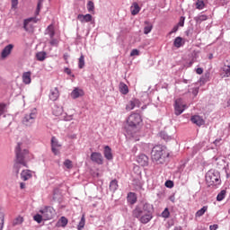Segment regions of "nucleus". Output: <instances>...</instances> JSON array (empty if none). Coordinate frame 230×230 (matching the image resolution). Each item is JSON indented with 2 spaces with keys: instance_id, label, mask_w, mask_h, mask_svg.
<instances>
[{
  "instance_id": "obj_1",
  "label": "nucleus",
  "mask_w": 230,
  "mask_h": 230,
  "mask_svg": "<svg viewBox=\"0 0 230 230\" xmlns=\"http://www.w3.org/2000/svg\"><path fill=\"white\" fill-rule=\"evenodd\" d=\"M154 206L145 203L143 207L137 206L132 212L135 218H137L141 224H148L154 218Z\"/></svg>"
},
{
  "instance_id": "obj_2",
  "label": "nucleus",
  "mask_w": 230,
  "mask_h": 230,
  "mask_svg": "<svg viewBox=\"0 0 230 230\" xmlns=\"http://www.w3.org/2000/svg\"><path fill=\"white\" fill-rule=\"evenodd\" d=\"M143 119L141 118V115L137 112L131 113L127 119L128 127H130L131 130H135L133 132L128 131V134H129V136H131V137L135 139V141H139L141 134L139 133V128L137 127H139Z\"/></svg>"
},
{
  "instance_id": "obj_3",
  "label": "nucleus",
  "mask_w": 230,
  "mask_h": 230,
  "mask_svg": "<svg viewBox=\"0 0 230 230\" xmlns=\"http://www.w3.org/2000/svg\"><path fill=\"white\" fill-rule=\"evenodd\" d=\"M16 154V160L13 164V172L16 173V175H19V172H21V168L24 166L25 168H28V164L26 163V155H28L29 151L28 149L21 150V144H18L15 149Z\"/></svg>"
},
{
  "instance_id": "obj_4",
  "label": "nucleus",
  "mask_w": 230,
  "mask_h": 230,
  "mask_svg": "<svg viewBox=\"0 0 230 230\" xmlns=\"http://www.w3.org/2000/svg\"><path fill=\"white\" fill-rule=\"evenodd\" d=\"M169 155L170 154L166 151V147L161 145L155 146L151 151V159L156 164H164L166 163V157Z\"/></svg>"
},
{
  "instance_id": "obj_5",
  "label": "nucleus",
  "mask_w": 230,
  "mask_h": 230,
  "mask_svg": "<svg viewBox=\"0 0 230 230\" xmlns=\"http://www.w3.org/2000/svg\"><path fill=\"white\" fill-rule=\"evenodd\" d=\"M206 181L209 186L218 184L220 181V172L218 171L209 170L206 174Z\"/></svg>"
},
{
  "instance_id": "obj_6",
  "label": "nucleus",
  "mask_w": 230,
  "mask_h": 230,
  "mask_svg": "<svg viewBox=\"0 0 230 230\" xmlns=\"http://www.w3.org/2000/svg\"><path fill=\"white\" fill-rule=\"evenodd\" d=\"M40 215L43 216V220H53L55 218V215H57V211L53 207L46 206L43 208L40 209Z\"/></svg>"
},
{
  "instance_id": "obj_7",
  "label": "nucleus",
  "mask_w": 230,
  "mask_h": 230,
  "mask_svg": "<svg viewBox=\"0 0 230 230\" xmlns=\"http://www.w3.org/2000/svg\"><path fill=\"white\" fill-rule=\"evenodd\" d=\"M37 118V110L32 111L31 113L26 114L22 119V125L25 127H31L33 123H35V119Z\"/></svg>"
},
{
  "instance_id": "obj_8",
  "label": "nucleus",
  "mask_w": 230,
  "mask_h": 230,
  "mask_svg": "<svg viewBox=\"0 0 230 230\" xmlns=\"http://www.w3.org/2000/svg\"><path fill=\"white\" fill-rule=\"evenodd\" d=\"M60 148H62V145L58 142L57 137H51V150L54 155H58L60 154Z\"/></svg>"
},
{
  "instance_id": "obj_9",
  "label": "nucleus",
  "mask_w": 230,
  "mask_h": 230,
  "mask_svg": "<svg viewBox=\"0 0 230 230\" xmlns=\"http://www.w3.org/2000/svg\"><path fill=\"white\" fill-rule=\"evenodd\" d=\"M184 109H186V105L182 104V99L176 100L174 105L175 115L181 116L184 112Z\"/></svg>"
},
{
  "instance_id": "obj_10",
  "label": "nucleus",
  "mask_w": 230,
  "mask_h": 230,
  "mask_svg": "<svg viewBox=\"0 0 230 230\" xmlns=\"http://www.w3.org/2000/svg\"><path fill=\"white\" fill-rule=\"evenodd\" d=\"M49 98V100H51V102H57V100L60 98V91L58 90V87H54L50 89Z\"/></svg>"
},
{
  "instance_id": "obj_11",
  "label": "nucleus",
  "mask_w": 230,
  "mask_h": 230,
  "mask_svg": "<svg viewBox=\"0 0 230 230\" xmlns=\"http://www.w3.org/2000/svg\"><path fill=\"white\" fill-rule=\"evenodd\" d=\"M91 161H93V163H96V164H103V156L102 155V153H92Z\"/></svg>"
},
{
  "instance_id": "obj_12",
  "label": "nucleus",
  "mask_w": 230,
  "mask_h": 230,
  "mask_svg": "<svg viewBox=\"0 0 230 230\" xmlns=\"http://www.w3.org/2000/svg\"><path fill=\"white\" fill-rule=\"evenodd\" d=\"M141 102L137 99H133L128 102V103L126 105V111H134L136 107H140Z\"/></svg>"
},
{
  "instance_id": "obj_13",
  "label": "nucleus",
  "mask_w": 230,
  "mask_h": 230,
  "mask_svg": "<svg viewBox=\"0 0 230 230\" xmlns=\"http://www.w3.org/2000/svg\"><path fill=\"white\" fill-rule=\"evenodd\" d=\"M137 162L140 166H148L149 159L145 154H140L137 157Z\"/></svg>"
},
{
  "instance_id": "obj_14",
  "label": "nucleus",
  "mask_w": 230,
  "mask_h": 230,
  "mask_svg": "<svg viewBox=\"0 0 230 230\" xmlns=\"http://www.w3.org/2000/svg\"><path fill=\"white\" fill-rule=\"evenodd\" d=\"M13 50V45L9 44L4 47V49L1 52V58H7L12 54V51Z\"/></svg>"
},
{
  "instance_id": "obj_15",
  "label": "nucleus",
  "mask_w": 230,
  "mask_h": 230,
  "mask_svg": "<svg viewBox=\"0 0 230 230\" xmlns=\"http://www.w3.org/2000/svg\"><path fill=\"white\" fill-rule=\"evenodd\" d=\"M30 22H39V19H37V17H31L24 20L23 29L25 30V31H31V29H30Z\"/></svg>"
},
{
  "instance_id": "obj_16",
  "label": "nucleus",
  "mask_w": 230,
  "mask_h": 230,
  "mask_svg": "<svg viewBox=\"0 0 230 230\" xmlns=\"http://www.w3.org/2000/svg\"><path fill=\"white\" fill-rule=\"evenodd\" d=\"M222 76L224 78L230 76V59L225 62V65L222 68Z\"/></svg>"
},
{
  "instance_id": "obj_17",
  "label": "nucleus",
  "mask_w": 230,
  "mask_h": 230,
  "mask_svg": "<svg viewBox=\"0 0 230 230\" xmlns=\"http://www.w3.org/2000/svg\"><path fill=\"white\" fill-rule=\"evenodd\" d=\"M190 121L194 124L197 125L198 127H202L204 125V119H202L199 115H194L190 118Z\"/></svg>"
},
{
  "instance_id": "obj_18",
  "label": "nucleus",
  "mask_w": 230,
  "mask_h": 230,
  "mask_svg": "<svg viewBox=\"0 0 230 230\" xmlns=\"http://www.w3.org/2000/svg\"><path fill=\"white\" fill-rule=\"evenodd\" d=\"M77 19L78 21H80V22H91V21H93V15L91 14H78L77 15Z\"/></svg>"
},
{
  "instance_id": "obj_19",
  "label": "nucleus",
  "mask_w": 230,
  "mask_h": 230,
  "mask_svg": "<svg viewBox=\"0 0 230 230\" xmlns=\"http://www.w3.org/2000/svg\"><path fill=\"white\" fill-rule=\"evenodd\" d=\"M184 44H186V41L184 40V39H182V37H176L174 39V41H173L174 48H177V49L182 48Z\"/></svg>"
},
{
  "instance_id": "obj_20",
  "label": "nucleus",
  "mask_w": 230,
  "mask_h": 230,
  "mask_svg": "<svg viewBox=\"0 0 230 230\" xmlns=\"http://www.w3.org/2000/svg\"><path fill=\"white\" fill-rule=\"evenodd\" d=\"M22 82L25 84V85H29V84H31V72H25L22 74Z\"/></svg>"
},
{
  "instance_id": "obj_21",
  "label": "nucleus",
  "mask_w": 230,
  "mask_h": 230,
  "mask_svg": "<svg viewBox=\"0 0 230 230\" xmlns=\"http://www.w3.org/2000/svg\"><path fill=\"white\" fill-rule=\"evenodd\" d=\"M80 96H84V90L80 88H75L71 93V98H73V100H76V98H80Z\"/></svg>"
},
{
  "instance_id": "obj_22",
  "label": "nucleus",
  "mask_w": 230,
  "mask_h": 230,
  "mask_svg": "<svg viewBox=\"0 0 230 230\" xmlns=\"http://www.w3.org/2000/svg\"><path fill=\"white\" fill-rule=\"evenodd\" d=\"M104 157L108 159V161H112V149L109 146H104Z\"/></svg>"
},
{
  "instance_id": "obj_23",
  "label": "nucleus",
  "mask_w": 230,
  "mask_h": 230,
  "mask_svg": "<svg viewBox=\"0 0 230 230\" xmlns=\"http://www.w3.org/2000/svg\"><path fill=\"white\" fill-rule=\"evenodd\" d=\"M33 177V174L31 173V171L30 170H23L21 172V179L22 181H29V179H31Z\"/></svg>"
},
{
  "instance_id": "obj_24",
  "label": "nucleus",
  "mask_w": 230,
  "mask_h": 230,
  "mask_svg": "<svg viewBox=\"0 0 230 230\" xmlns=\"http://www.w3.org/2000/svg\"><path fill=\"white\" fill-rule=\"evenodd\" d=\"M64 113V108L61 107V106H58V105H55L53 108H52V114L53 116H60L61 114Z\"/></svg>"
},
{
  "instance_id": "obj_25",
  "label": "nucleus",
  "mask_w": 230,
  "mask_h": 230,
  "mask_svg": "<svg viewBox=\"0 0 230 230\" xmlns=\"http://www.w3.org/2000/svg\"><path fill=\"white\" fill-rule=\"evenodd\" d=\"M130 12H131V14L137 15V13H139V12H141V7H139V4L135 2L132 4V5L130 7Z\"/></svg>"
},
{
  "instance_id": "obj_26",
  "label": "nucleus",
  "mask_w": 230,
  "mask_h": 230,
  "mask_svg": "<svg viewBox=\"0 0 230 230\" xmlns=\"http://www.w3.org/2000/svg\"><path fill=\"white\" fill-rule=\"evenodd\" d=\"M128 202H129V204L131 205H134L136 204V202H137V196L136 195V193L129 192L128 194Z\"/></svg>"
},
{
  "instance_id": "obj_27",
  "label": "nucleus",
  "mask_w": 230,
  "mask_h": 230,
  "mask_svg": "<svg viewBox=\"0 0 230 230\" xmlns=\"http://www.w3.org/2000/svg\"><path fill=\"white\" fill-rule=\"evenodd\" d=\"M145 24L146 26L144 27V33L145 35H148V33H150V31H152V30L154 29V25L148 21H146Z\"/></svg>"
},
{
  "instance_id": "obj_28",
  "label": "nucleus",
  "mask_w": 230,
  "mask_h": 230,
  "mask_svg": "<svg viewBox=\"0 0 230 230\" xmlns=\"http://www.w3.org/2000/svg\"><path fill=\"white\" fill-rule=\"evenodd\" d=\"M46 31L47 35H49L50 39L55 37V26L53 24L49 25Z\"/></svg>"
},
{
  "instance_id": "obj_29",
  "label": "nucleus",
  "mask_w": 230,
  "mask_h": 230,
  "mask_svg": "<svg viewBox=\"0 0 230 230\" xmlns=\"http://www.w3.org/2000/svg\"><path fill=\"white\" fill-rule=\"evenodd\" d=\"M68 220L66 217H61L60 219L58 221V227H66L68 224Z\"/></svg>"
},
{
  "instance_id": "obj_30",
  "label": "nucleus",
  "mask_w": 230,
  "mask_h": 230,
  "mask_svg": "<svg viewBox=\"0 0 230 230\" xmlns=\"http://www.w3.org/2000/svg\"><path fill=\"white\" fill-rule=\"evenodd\" d=\"M119 91L121 94H128V86L125 83H120Z\"/></svg>"
},
{
  "instance_id": "obj_31",
  "label": "nucleus",
  "mask_w": 230,
  "mask_h": 230,
  "mask_svg": "<svg viewBox=\"0 0 230 230\" xmlns=\"http://www.w3.org/2000/svg\"><path fill=\"white\" fill-rule=\"evenodd\" d=\"M208 211V206H204L201 209L198 210L195 214V218H200Z\"/></svg>"
},
{
  "instance_id": "obj_32",
  "label": "nucleus",
  "mask_w": 230,
  "mask_h": 230,
  "mask_svg": "<svg viewBox=\"0 0 230 230\" xmlns=\"http://www.w3.org/2000/svg\"><path fill=\"white\" fill-rule=\"evenodd\" d=\"M46 52L41 51V52H38L36 54V58L37 60H39V62H44V60H46Z\"/></svg>"
},
{
  "instance_id": "obj_33",
  "label": "nucleus",
  "mask_w": 230,
  "mask_h": 230,
  "mask_svg": "<svg viewBox=\"0 0 230 230\" xmlns=\"http://www.w3.org/2000/svg\"><path fill=\"white\" fill-rule=\"evenodd\" d=\"M118 180H112L110 183L111 191H116L118 190Z\"/></svg>"
},
{
  "instance_id": "obj_34",
  "label": "nucleus",
  "mask_w": 230,
  "mask_h": 230,
  "mask_svg": "<svg viewBox=\"0 0 230 230\" xmlns=\"http://www.w3.org/2000/svg\"><path fill=\"white\" fill-rule=\"evenodd\" d=\"M84 66H85V58L84 57V55H81L78 60V67L79 69H84Z\"/></svg>"
},
{
  "instance_id": "obj_35",
  "label": "nucleus",
  "mask_w": 230,
  "mask_h": 230,
  "mask_svg": "<svg viewBox=\"0 0 230 230\" xmlns=\"http://www.w3.org/2000/svg\"><path fill=\"white\" fill-rule=\"evenodd\" d=\"M226 190H223L220 191V193L217 194V200L218 202H222V200H224V199H226Z\"/></svg>"
},
{
  "instance_id": "obj_36",
  "label": "nucleus",
  "mask_w": 230,
  "mask_h": 230,
  "mask_svg": "<svg viewBox=\"0 0 230 230\" xmlns=\"http://www.w3.org/2000/svg\"><path fill=\"white\" fill-rule=\"evenodd\" d=\"M22 222H24V217H17L13 222V226H21V224H22Z\"/></svg>"
},
{
  "instance_id": "obj_37",
  "label": "nucleus",
  "mask_w": 230,
  "mask_h": 230,
  "mask_svg": "<svg viewBox=\"0 0 230 230\" xmlns=\"http://www.w3.org/2000/svg\"><path fill=\"white\" fill-rule=\"evenodd\" d=\"M205 6H206V4H204L203 0H198L196 2V8H197V10H204Z\"/></svg>"
},
{
  "instance_id": "obj_38",
  "label": "nucleus",
  "mask_w": 230,
  "mask_h": 230,
  "mask_svg": "<svg viewBox=\"0 0 230 230\" xmlns=\"http://www.w3.org/2000/svg\"><path fill=\"white\" fill-rule=\"evenodd\" d=\"M84 226H85V216L83 215L82 217H81V220L78 224L77 229L82 230L83 227H84Z\"/></svg>"
},
{
  "instance_id": "obj_39",
  "label": "nucleus",
  "mask_w": 230,
  "mask_h": 230,
  "mask_svg": "<svg viewBox=\"0 0 230 230\" xmlns=\"http://www.w3.org/2000/svg\"><path fill=\"white\" fill-rule=\"evenodd\" d=\"M33 220H35V222L38 224H41L42 220H44V216H42V214H37L33 217Z\"/></svg>"
},
{
  "instance_id": "obj_40",
  "label": "nucleus",
  "mask_w": 230,
  "mask_h": 230,
  "mask_svg": "<svg viewBox=\"0 0 230 230\" xmlns=\"http://www.w3.org/2000/svg\"><path fill=\"white\" fill-rule=\"evenodd\" d=\"M4 227V213L0 210V230H3Z\"/></svg>"
},
{
  "instance_id": "obj_41",
  "label": "nucleus",
  "mask_w": 230,
  "mask_h": 230,
  "mask_svg": "<svg viewBox=\"0 0 230 230\" xmlns=\"http://www.w3.org/2000/svg\"><path fill=\"white\" fill-rule=\"evenodd\" d=\"M63 164H64V166H66V168H67V170H71V168H73V161H71L69 159L65 160Z\"/></svg>"
},
{
  "instance_id": "obj_42",
  "label": "nucleus",
  "mask_w": 230,
  "mask_h": 230,
  "mask_svg": "<svg viewBox=\"0 0 230 230\" xmlns=\"http://www.w3.org/2000/svg\"><path fill=\"white\" fill-rule=\"evenodd\" d=\"M86 7H87L88 12H90V13H91V12H94V2L89 1V2L87 3Z\"/></svg>"
},
{
  "instance_id": "obj_43",
  "label": "nucleus",
  "mask_w": 230,
  "mask_h": 230,
  "mask_svg": "<svg viewBox=\"0 0 230 230\" xmlns=\"http://www.w3.org/2000/svg\"><path fill=\"white\" fill-rule=\"evenodd\" d=\"M40 8H42V0H39L36 11H35V15H39L40 13Z\"/></svg>"
},
{
  "instance_id": "obj_44",
  "label": "nucleus",
  "mask_w": 230,
  "mask_h": 230,
  "mask_svg": "<svg viewBox=\"0 0 230 230\" xmlns=\"http://www.w3.org/2000/svg\"><path fill=\"white\" fill-rule=\"evenodd\" d=\"M197 22H202L208 21V16L206 14H201L196 19Z\"/></svg>"
},
{
  "instance_id": "obj_45",
  "label": "nucleus",
  "mask_w": 230,
  "mask_h": 230,
  "mask_svg": "<svg viewBox=\"0 0 230 230\" xmlns=\"http://www.w3.org/2000/svg\"><path fill=\"white\" fill-rule=\"evenodd\" d=\"M163 218H170V210H168V208H164V210L162 212Z\"/></svg>"
},
{
  "instance_id": "obj_46",
  "label": "nucleus",
  "mask_w": 230,
  "mask_h": 230,
  "mask_svg": "<svg viewBox=\"0 0 230 230\" xmlns=\"http://www.w3.org/2000/svg\"><path fill=\"white\" fill-rule=\"evenodd\" d=\"M130 57H139V50L137 49L131 50Z\"/></svg>"
},
{
  "instance_id": "obj_47",
  "label": "nucleus",
  "mask_w": 230,
  "mask_h": 230,
  "mask_svg": "<svg viewBox=\"0 0 230 230\" xmlns=\"http://www.w3.org/2000/svg\"><path fill=\"white\" fill-rule=\"evenodd\" d=\"M49 43L50 46H58V40L52 38Z\"/></svg>"
},
{
  "instance_id": "obj_48",
  "label": "nucleus",
  "mask_w": 230,
  "mask_h": 230,
  "mask_svg": "<svg viewBox=\"0 0 230 230\" xmlns=\"http://www.w3.org/2000/svg\"><path fill=\"white\" fill-rule=\"evenodd\" d=\"M64 120L65 121H71V120H73V115H66L65 117H64Z\"/></svg>"
},
{
  "instance_id": "obj_49",
  "label": "nucleus",
  "mask_w": 230,
  "mask_h": 230,
  "mask_svg": "<svg viewBox=\"0 0 230 230\" xmlns=\"http://www.w3.org/2000/svg\"><path fill=\"white\" fill-rule=\"evenodd\" d=\"M179 31V25H176L172 28V31L169 32L170 35H172V33H176V31Z\"/></svg>"
},
{
  "instance_id": "obj_50",
  "label": "nucleus",
  "mask_w": 230,
  "mask_h": 230,
  "mask_svg": "<svg viewBox=\"0 0 230 230\" xmlns=\"http://www.w3.org/2000/svg\"><path fill=\"white\" fill-rule=\"evenodd\" d=\"M165 186L167 188H173V182H172V181H166Z\"/></svg>"
},
{
  "instance_id": "obj_51",
  "label": "nucleus",
  "mask_w": 230,
  "mask_h": 230,
  "mask_svg": "<svg viewBox=\"0 0 230 230\" xmlns=\"http://www.w3.org/2000/svg\"><path fill=\"white\" fill-rule=\"evenodd\" d=\"M184 21H185V18L181 17L180 22L178 23V26H184Z\"/></svg>"
},
{
  "instance_id": "obj_52",
  "label": "nucleus",
  "mask_w": 230,
  "mask_h": 230,
  "mask_svg": "<svg viewBox=\"0 0 230 230\" xmlns=\"http://www.w3.org/2000/svg\"><path fill=\"white\" fill-rule=\"evenodd\" d=\"M17 4H19V0H12V5L13 8H15V6H17Z\"/></svg>"
},
{
  "instance_id": "obj_53",
  "label": "nucleus",
  "mask_w": 230,
  "mask_h": 230,
  "mask_svg": "<svg viewBox=\"0 0 230 230\" xmlns=\"http://www.w3.org/2000/svg\"><path fill=\"white\" fill-rule=\"evenodd\" d=\"M196 73H197V75H202V73H204V69L199 67L196 69Z\"/></svg>"
},
{
  "instance_id": "obj_54",
  "label": "nucleus",
  "mask_w": 230,
  "mask_h": 230,
  "mask_svg": "<svg viewBox=\"0 0 230 230\" xmlns=\"http://www.w3.org/2000/svg\"><path fill=\"white\" fill-rule=\"evenodd\" d=\"M209 229L210 230H217V229H218V225H210Z\"/></svg>"
},
{
  "instance_id": "obj_55",
  "label": "nucleus",
  "mask_w": 230,
  "mask_h": 230,
  "mask_svg": "<svg viewBox=\"0 0 230 230\" xmlns=\"http://www.w3.org/2000/svg\"><path fill=\"white\" fill-rule=\"evenodd\" d=\"M63 58H64V60H65V61L66 62V64H67V59L69 58V54L65 53L64 56H63Z\"/></svg>"
},
{
  "instance_id": "obj_56",
  "label": "nucleus",
  "mask_w": 230,
  "mask_h": 230,
  "mask_svg": "<svg viewBox=\"0 0 230 230\" xmlns=\"http://www.w3.org/2000/svg\"><path fill=\"white\" fill-rule=\"evenodd\" d=\"M20 188H21V190H24V188H26V183L21 182L20 183Z\"/></svg>"
},
{
  "instance_id": "obj_57",
  "label": "nucleus",
  "mask_w": 230,
  "mask_h": 230,
  "mask_svg": "<svg viewBox=\"0 0 230 230\" xmlns=\"http://www.w3.org/2000/svg\"><path fill=\"white\" fill-rule=\"evenodd\" d=\"M65 73H66V75H71V69L65 68Z\"/></svg>"
},
{
  "instance_id": "obj_58",
  "label": "nucleus",
  "mask_w": 230,
  "mask_h": 230,
  "mask_svg": "<svg viewBox=\"0 0 230 230\" xmlns=\"http://www.w3.org/2000/svg\"><path fill=\"white\" fill-rule=\"evenodd\" d=\"M174 230H182V227H181V226H176V227H174Z\"/></svg>"
},
{
  "instance_id": "obj_59",
  "label": "nucleus",
  "mask_w": 230,
  "mask_h": 230,
  "mask_svg": "<svg viewBox=\"0 0 230 230\" xmlns=\"http://www.w3.org/2000/svg\"><path fill=\"white\" fill-rule=\"evenodd\" d=\"M133 152H137V147L135 146V147L133 148Z\"/></svg>"
}]
</instances>
